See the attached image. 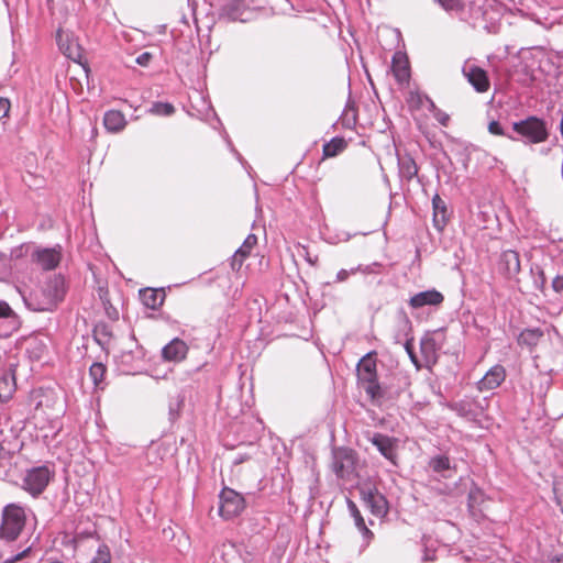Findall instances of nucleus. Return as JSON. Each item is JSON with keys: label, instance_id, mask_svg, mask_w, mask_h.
Returning a JSON list of instances; mask_svg holds the SVG:
<instances>
[{"label": "nucleus", "instance_id": "nucleus-22", "mask_svg": "<svg viewBox=\"0 0 563 563\" xmlns=\"http://www.w3.org/2000/svg\"><path fill=\"white\" fill-rule=\"evenodd\" d=\"M432 206L434 227L439 230H442L448 221L445 202L440 198L439 195H435L432 198Z\"/></svg>", "mask_w": 563, "mask_h": 563}, {"label": "nucleus", "instance_id": "nucleus-16", "mask_svg": "<svg viewBox=\"0 0 563 563\" xmlns=\"http://www.w3.org/2000/svg\"><path fill=\"white\" fill-rule=\"evenodd\" d=\"M247 3L245 0H231L223 8V13L232 21L245 22V13L247 10Z\"/></svg>", "mask_w": 563, "mask_h": 563}, {"label": "nucleus", "instance_id": "nucleus-36", "mask_svg": "<svg viewBox=\"0 0 563 563\" xmlns=\"http://www.w3.org/2000/svg\"><path fill=\"white\" fill-rule=\"evenodd\" d=\"M488 132L493 135H499V136H507L508 135L505 133L504 129L501 128L500 123L498 121H490L488 123Z\"/></svg>", "mask_w": 563, "mask_h": 563}, {"label": "nucleus", "instance_id": "nucleus-6", "mask_svg": "<svg viewBox=\"0 0 563 563\" xmlns=\"http://www.w3.org/2000/svg\"><path fill=\"white\" fill-rule=\"evenodd\" d=\"M51 472L46 466L34 467L26 472L23 488L33 496L41 494L51 481Z\"/></svg>", "mask_w": 563, "mask_h": 563}, {"label": "nucleus", "instance_id": "nucleus-38", "mask_svg": "<svg viewBox=\"0 0 563 563\" xmlns=\"http://www.w3.org/2000/svg\"><path fill=\"white\" fill-rule=\"evenodd\" d=\"M13 314V310L8 302L0 300V318H9Z\"/></svg>", "mask_w": 563, "mask_h": 563}, {"label": "nucleus", "instance_id": "nucleus-39", "mask_svg": "<svg viewBox=\"0 0 563 563\" xmlns=\"http://www.w3.org/2000/svg\"><path fill=\"white\" fill-rule=\"evenodd\" d=\"M152 59V54L148 52L142 53L140 56L136 57V63L141 66L146 67Z\"/></svg>", "mask_w": 563, "mask_h": 563}, {"label": "nucleus", "instance_id": "nucleus-11", "mask_svg": "<svg viewBox=\"0 0 563 563\" xmlns=\"http://www.w3.org/2000/svg\"><path fill=\"white\" fill-rule=\"evenodd\" d=\"M506 378V369L503 365H494L477 383V388L479 391H489L498 386Z\"/></svg>", "mask_w": 563, "mask_h": 563}, {"label": "nucleus", "instance_id": "nucleus-30", "mask_svg": "<svg viewBox=\"0 0 563 563\" xmlns=\"http://www.w3.org/2000/svg\"><path fill=\"white\" fill-rule=\"evenodd\" d=\"M357 272H362L364 274H369V273H374V269H372L371 266H357V267H354L350 271L347 269H341L336 274V278H335V282L338 283H342V282H345L351 275H354L356 274Z\"/></svg>", "mask_w": 563, "mask_h": 563}, {"label": "nucleus", "instance_id": "nucleus-5", "mask_svg": "<svg viewBox=\"0 0 563 563\" xmlns=\"http://www.w3.org/2000/svg\"><path fill=\"white\" fill-rule=\"evenodd\" d=\"M361 499L369 508L373 515L384 517L388 512V503L384 495L372 485L364 484L358 488Z\"/></svg>", "mask_w": 563, "mask_h": 563}, {"label": "nucleus", "instance_id": "nucleus-8", "mask_svg": "<svg viewBox=\"0 0 563 563\" xmlns=\"http://www.w3.org/2000/svg\"><path fill=\"white\" fill-rule=\"evenodd\" d=\"M43 294L46 296V301L43 303L41 309H53L64 297V280L60 277L49 279L43 288Z\"/></svg>", "mask_w": 563, "mask_h": 563}, {"label": "nucleus", "instance_id": "nucleus-26", "mask_svg": "<svg viewBox=\"0 0 563 563\" xmlns=\"http://www.w3.org/2000/svg\"><path fill=\"white\" fill-rule=\"evenodd\" d=\"M429 467L435 472L442 474L443 477H449L450 475L444 474V472L451 471V462L446 455H435L429 461Z\"/></svg>", "mask_w": 563, "mask_h": 563}, {"label": "nucleus", "instance_id": "nucleus-17", "mask_svg": "<svg viewBox=\"0 0 563 563\" xmlns=\"http://www.w3.org/2000/svg\"><path fill=\"white\" fill-rule=\"evenodd\" d=\"M393 73L399 84L408 82L410 77L409 64L401 54H396L393 58Z\"/></svg>", "mask_w": 563, "mask_h": 563}, {"label": "nucleus", "instance_id": "nucleus-25", "mask_svg": "<svg viewBox=\"0 0 563 563\" xmlns=\"http://www.w3.org/2000/svg\"><path fill=\"white\" fill-rule=\"evenodd\" d=\"M543 336V332L540 329H526L518 336V343L532 349L538 345Z\"/></svg>", "mask_w": 563, "mask_h": 563}, {"label": "nucleus", "instance_id": "nucleus-31", "mask_svg": "<svg viewBox=\"0 0 563 563\" xmlns=\"http://www.w3.org/2000/svg\"><path fill=\"white\" fill-rule=\"evenodd\" d=\"M150 112L155 115L169 117L175 112V108L168 102H155L152 104Z\"/></svg>", "mask_w": 563, "mask_h": 563}, {"label": "nucleus", "instance_id": "nucleus-21", "mask_svg": "<svg viewBox=\"0 0 563 563\" xmlns=\"http://www.w3.org/2000/svg\"><path fill=\"white\" fill-rule=\"evenodd\" d=\"M140 298L144 306L155 310L163 305L165 295L163 291L146 288L140 291Z\"/></svg>", "mask_w": 563, "mask_h": 563}, {"label": "nucleus", "instance_id": "nucleus-4", "mask_svg": "<svg viewBox=\"0 0 563 563\" xmlns=\"http://www.w3.org/2000/svg\"><path fill=\"white\" fill-rule=\"evenodd\" d=\"M219 498V514L224 519L239 516L245 508L244 497L231 488H223Z\"/></svg>", "mask_w": 563, "mask_h": 563}, {"label": "nucleus", "instance_id": "nucleus-28", "mask_svg": "<svg viewBox=\"0 0 563 563\" xmlns=\"http://www.w3.org/2000/svg\"><path fill=\"white\" fill-rule=\"evenodd\" d=\"M111 552L107 544L100 543L90 563H111Z\"/></svg>", "mask_w": 563, "mask_h": 563}, {"label": "nucleus", "instance_id": "nucleus-35", "mask_svg": "<svg viewBox=\"0 0 563 563\" xmlns=\"http://www.w3.org/2000/svg\"><path fill=\"white\" fill-rule=\"evenodd\" d=\"M11 396V389L9 388V379L3 378L0 380V399L5 401Z\"/></svg>", "mask_w": 563, "mask_h": 563}, {"label": "nucleus", "instance_id": "nucleus-7", "mask_svg": "<svg viewBox=\"0 0 563 563\" xmlns=\"http://www.w3.org/2000/svg\"><path fill=\"white\" fill-rule=\"evenodd\" d=\"M355 456L352 450L338 449L333 452L332 471L340 478L347 477L354 470Z\"/></svg>", "mask_w": 563, "mask_h": 563}, {"label": "nucleus", "instance_id": "nucleus-45", "mask_svg": "<svg viewBox=\"0 0 563 563\" xmlns=\"http://www.w3.org/2000/svg\"><path fill=\"white\" fill-rule=\"evenodd\" d=\"M48 563H63V562L57 561V560H54V561H51V562H48Z\"/></svg>", "mask_w": 563, "mask_h": 563}, {"label": "nucleus", "instance_id": "nucleus-12", "mask_svg": "<svg viewBox=\"0 0 563 563\" xmlns=\"http://www.w3.org/2000/svg\"><path fill=\"white\" fill-rule=\"evenodd\" d=\"M59 49L71 60H79L82 56L81 48L70 35L63 30H58L56 34Z\"/></svg>", "mask_w": 563, "mask_h": 563}, {"label": "nucleus", "instance_id": "nucleus-27", "mask_svg": "<svg viewBox=\"0 0 563 563\" xmlns=\"http://www.w3.org/2000/svg\"><path fill=\"white\" fill-rule=\"evenodd\" d=\"M345 147L343 139H332L330 142L323 145V157H333L342 152Z\"/></svg>", "mask_w": 563, "mask_h": 563}, {"label": "nucleus", "instance_id": "nucleus-19", "mask_svg": "<svg viewBox=\"0 0 563 563\" xmlns=\"http://www.w3.org/2000/svg\"><path fill=\"white\" fill-rule=\"evenodd\" d=\"M420 350L424 361L433 364L437 361L439 344L431 334H426L420 341Z\"/></svg>", "mask_w": 563, "mask_h": 563}, {"label": "nucleus", "instance_id": "nucleus-41", "mask_svg": "<svg viewBox=\"0 0 563 563\" xmlns=\"http://www.w3.org/2000/svg\"><path fill=\"white\" fill-rule=\"evenodd\" d=\"M30 548L23 550L22 552L15 554L14 556L8 559L4 563H14L16 561H20L21 559H23L24 556H26V554L30 552Z\"/></svg>", "mask_w": 563, "mask_h": 563}, {"label": "nucleus", "instance_id": "nucleus-43", "mask_svg": "<svg viewBox=\"0 0 563 563\" xmlns=\"http://www.w3.org/2000/svg\"><path fill=\"white\" fill-rule=\"evenodd\" d=\"M96 334L97 335H99V334L108 335L107 328L106 327L98 328L96 331Z\"/></svg>", "mask_w": 563, "mask_h": 563}, {"label": "nucleus", "instance_id": "nucleus-44", "mask_svg": "<svg viewBox=\"0 0 563 563\" xmlns=\"http://www.w3.org/2000/svg\"><path fill=\"white\" fill-rule=\"evenodd\" d=\"M551 563H563V559L558 558V559L553 560Z\"/></svg>", "mask_w": 563, "mask_h": 563}, {"label": "nucleus", "instance_id": "nucleus-40", "mask_svg": "<svg viewBox=\"0 0 563 563\" xmlns=\"http://www.w3.org/2000/svg\"><path fill=\"white\" fill-rule=\"evenodd\" d=\"M552 287L556 292L563 291V276L558 275L552 282Z\"/></svg>", "mask_w": 563, "mask_h": 563}, {"label": "nucleus", "instance_id": "nucleus-23", "mask_svg": "<svg viewBox=\"0 0 563 563\" xmlns=\"http://www.w3.org/2000/svg\"><path fill=\"white\" fill-rule=\"evenodd\" d=\"M257 244V238L255 234H249L244 240L243 244L233 255L232 265H242L243 261L251 254L253 247Z\"/></svg>", "mask_w": 563, "mask_h": 563}, {"label": "nucleus", "instance_id": "nucleus-15", "mask_svg": "<svg viewBox=\"0 0 563 563\" xmlns=\"http://www.w3.org/2000/svg\"><path fill=\"white\" fill-rule=\"evenodd\" d=\"M187 352V344L180 339H174L163 347L162 354L166 361L180 362L186 357Z\"/></svg>", "mask_w": 563, "mask_h": 563}, {"label": "nucleus", "instance_id": "nucleus-42", "mask_svg": "<svg viewBox=\"0 0 563 563\" xmlns=\"http://www.w3.org/2000/svg\"><path fill=\"white\" fill-rule=\"evenodd\" d=\"M405 347H406V351L408 352L412 363L419 368L418 358H417L416 354L413 353L410 342H407Z\"/></svg>", "mask_w": 563, "mask_h": 563}, {"label": "nucleus", "instance_id": "nucleus-2", "mask_svg": "<svg viewBox=\"0 0 563 563\" xmlns=\"http://www.w3.org/2000/svg\"><path fill=\"white\" fill-rule=\"evenodd\" d=\"M376 366V353L369 352L360 360L356 369L360 384L372 399L382 396Z\"/></svg>", "mask_w": 563, "mask_h": 563}, {"label": "nucleus", "instance_id": "nucleus-29", "mask_svg": "<svg viewBox=\"0 0 563 563\" xmlns=\"http://www.w3.org/2000/svg\"><path fill=\"white\" fill-rule=\"evenodd\" d=\"M426 100L427 102L429 103V110L432 112L433 117L435 118V120L442 125V126H448L449 122H450V115L442 111L441 109H439L434 102L429 99L428 97H426Z\"/></svg>", "mask_w": 563, "mask_h": 563}, {"label": "nucleus", "instance_id": "nucleus-3", "mask_svg": "<svg viewBox=\"0 0 563 563\" xmlns=\"http://www.w3.org/2000/svg\"><path fill=\"white\" fill-rule=\"evenodd\" d=\"M25 511L16 505L10 504L2 511V523L0 526V538L8 541L15 540L25 526Z\"/></svg>", "mask_w": 563, "mask_h": 563}, {"label": "nucleus", "instance_id": "nucleus-32", "mask_svg": "<svg viewBox=\"0 0 563 563\" xmlns=\"http://www.w3.org/2000/svg\"><path fill=\"white\" fill-rule=\"evenodd\" d=\"M106 374V367L101 363H93L90 366L89 375L95 383V385H98Z\"/></svg>", "mask_w": 563, "mask_h": 563}, {"label": "nucleus", "instance_id": "nucleus-33", "mask_svg": "<svg viewBox=\"0 0 563 563\" xmlns=\"http://www.w3.org/2000/svg\"><path fill=\"white\" fill-rule=\"evenodd\" d=\"M401 173L408 179H411L418 173V167L413 159L408 158L401 163Z\"/></svg>", "mask_w": 563, "mask_h": 563}, {"label": "nucleus", "instance_id": "nucleus-34", "mask_svg": "<svg viewBox=\"0 0 563 563\" xmlns=\"http://www.w3.org/2000/svg\"><path fill=\"white\" fill-rule=\"evenodd\" d=\"M446 11H457L462 8L461 0H437Z\"/></svg>", "mask_w": 563, "mask_h": 563}, {"label": "nucleus", "instance_id": "nucleus-9", "mask_svg": "<svg viewBox=\"0 0 563 563\" xmlns=\"http://www.w3.org/2000/svg\"><path fill=\"white\" fill-rule=\"evenodd\" d=\"M463 75L477 92L488 91L490 82L487 73L483 68L475 65H465Z\"/></svg>", "mask_w": 563, "mask_h": 563}, {"label": "nucleus", "instance_id": "nucleus-14", "mask_svg": "<svg viewBox=\"0 0 563 563\" xmlns=\"http://www.w3.org/2000/svg\"><path fill=\"white\" fill-rule=\"evenodd\" d=\"M34 257L43 269H54L60 262V247L38 250L34 253Z\"/></svg>", "mask_w": 563, "mask_h": 563}, {"label": "nucleus", "instance_id": "nucleus-46", "mask_svg": "<svg viewBox=\"0 0 563 563\" xmlns=\"http://www.w3.org/2000/svg\"><path fill=\"white\" fill-rule=\"evenodd\" d=\"M429 560H432V559H431V558H429V556H426V558H424V561H429Z\"/></svg>", "mask_w": 563, "mask_h": 563}, {"label": "nucleus", "instance_id": "nucleus-37", "mask_svg": "<svg viewBox=\"0 0 563 563\" xmlns=\"http://www.w3.org/2000/svg\"><path fill=\"white\" fill-rule=\"evenodd\" d=\"M10 111V101L7 98H0V119L8 115Z\"/></svg>", "mask_w": 563, "mask_h": 563}, {"label": "nucleus", "instance_id": "nucleus-10", "mask_svg": "<svg viewBox=\"0 0 563 563\" xmlns=\"http://www.w3.org/2000/svg\"><path fill=\"white\" fill-rule=\"evenodd\" d=\"M369 441L377 448L383 456L396 464L397 440L382 433H374Z\"/></svg>", "mask_w": 563, "mask_h": 563}, {"label": "nucleus", "instance_id": "nucleus-20", "mask_svg": "<svg viewBox=\"0 0 563 563\" xmlns=\"http://www.w3.org/2000/svg\"><path fill=\"white\" fill-rule=\"evenodd\" d=\"M346 504H347V509L350 511V515L354 519V523H355L356 528L363 534V538L365 540L369 541L374 537V534L366 527L364 518L362 517L361 511L358 510L356 504L353 500H351V499H347Z\"/></svg>", "mask_w": 563, "mask_h": 563}, {"label": "nucleus", "instance_id": "nucleus-24", "mask_svg": "<svg viewBox=\"0 0 563 563\" xmlns=\"http://www.w3.org/2000/svg\"><path fill=\"white\" fill-rule=\"evenodd\" d=\"M125 118L123 113L117 110L106 112L103 118L104 128L110 132H119L125 126Z\"/></svg>", "mask_w": 563, "mask_h": 563}, {"label": "nucleus", "instance_id": "nucleus-13", "mask_svg": "<svg viewBox=\"0 0 563 563\" xmlns=\"http://www.w3.org/2000/svg\"><path fill=\"white\" fill-rule=\"evenodd\" d=\"M443 299L444 297L440 291L435 289H430L418 292L415 296H412L409 300V305L415 309L424 306H439L440 303H442Z\"/></svg>", "mask_w": 563, "mask_h": 563}, {"label": "nucleus", "instance_id": "nucleus-1", "mask_svg": "<svg viewBox=\"0 0 563 563\" xmlns=\"http://www.w3.org/2000/svg\"><path fill=\"white\" fill-rule=\"evenodd\" d=\"M512 130L519 135V137L508 135L512 141L522 140L527 144H539L549 139L545 121L534 115L514 122Z\"/></svg>", "mask_w": 563, "mask_h": 563}, {"label": "nucleus", "instance_id": "nucleus-18", "mask_svg": "<svg viewBox=\"0 0 563 563\" xmlns=\"http://www.w3.org/2000/svg\"><path fill=\"white\" fill-rule=\"evenodd\" d=\"M500 265L507 275H516L520 272L519 254L516 251L507 250L501 254Z\"/></svg>", "mask_w": 563, "mask_h": 563}]
</instances>
